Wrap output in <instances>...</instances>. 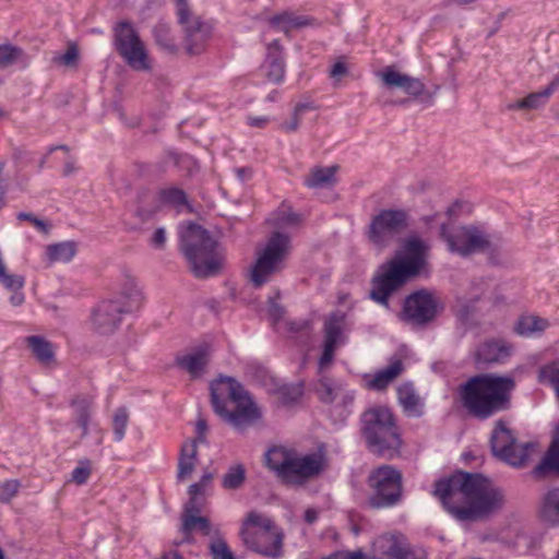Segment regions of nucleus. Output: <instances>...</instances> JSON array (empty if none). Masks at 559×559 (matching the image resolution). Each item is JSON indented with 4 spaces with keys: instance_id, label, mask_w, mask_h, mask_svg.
<instances>
[{
    "instance_id": "42",
    "label": "nucleus",
    "mask_w": 559,
    "mask_h": 559,
    "mask_svg": "<svg viewBox=\"0 0 559 559\" xmlns=\"http://www.w3.org/2000/svg\"><path fill=\"white\" fill-rule=\"evenodd\" d=\"M168 158L178 170L183 171L187 177H192L200 171L199 162L188 153H170Z\"/></svg>"
},
{
    "instance_id": "51",
    "label": "nucleus",
    "mask_w": 559,
    "mask_h": 559,
    "mask_svg": "<svg viewBox=\"0 0 559 559\" xmlns=\"http://www.w3.org/2000/svg\"><path fill=\"white\" fill-rule=\"evenodd\" d=\"M16 218L19 221H27V222H29L31 224H33L43 234H47L49 231V229H50V226L45 221L36 217L32 213L20 212L16 215Z\"/></svg>"
},
{
    "instance_id": "60",
    "label": "nucleus",
    "mask_w": 559,
    "mask_h": 559,
    "mask_svg": "<svg viewBox=\"0 0 559 559\" xmlns=\"http://www.w3.org/2000/svg\"><path fill=\"white\" fill-rule=\"evenodd\" d=\"M389 554L394 559H409V556L412 552L407 548H404L397 544H394L390 547Z\"/></svg>"
},
{
    "instance_id": "58",
    "label": "nucleus",
    "mask_w": 559,
    "mask_h": 559,
    "mask_svg": "<svg viewBox=\"0 0 559 559\" xmlns=\"http://www.w3.org/2000/svg\"><path fill=\"white\" fill-rule=\"evenodd\" d=\"M300 222H301L300 214H298L296 212H292V211L287 212V213H284L280 217V224L283 225V226H296Z\"/></svg>"
},
{
    "instance_id": "34",
    "label": "nucleus",
    "mask_w": 559,
    "mask_h": 559,
    "mask_svg": "<svg viewBox=\"0 0 559 559\" xmlns=\"http://www.w3.org/2000/svg\"><path fill=\"white\" fill-rule=\"evenodd\" d=\"M76 243L72 240L48 245L46 253L50 262H70L76 254Z\"/></svg>"
},
{
    "instance_id": "62",
    "label": "nucleus",
    "mask_w": 559,
    "mask_h": 559,
    "mask_svg": "<svg viewBox=\"0 0 559 559\" xmlns=\"http://www.w3.org/2000/svg\"><path fill=\"white\" fill-rule=\"evenodd\" d=\"M347 72H348L347 66L343 61H336L330 70V75L332 78H341V76L347 74Z\"/></svg>"
},
{
    "instance_id": "35",
    "label": "nucleus",
    "mask_w": 559,
    "mask_h": 559,
    "mask_svg": "<svg viewBox=\"0 0 559 559\" xmlns=\"http://www.w3.org/2000/svg\"><path fill=\"white\" fill-rule=\"evenodd\" d=\"M479 301V297L466 298L456 297L455 305L453 306V312L457 321L463 325H469L472 318L476 311V305Z\"/></svg>"
},
{
    "instance_id": "17",
    "label": "nucleus",
    "mask_w": 559,
    "mask_h": 559,
    "mask_svg": "<svg viewBox=\"0 0 559 559\" xmlns=\"http://www.w3.org/2000/svg\"><path fill=\"white\" fill-rule=\"evenodd\" d=\"M440 237L445 241L448 250L461 257H469L476 252H485L491 247L487 236L475 226H461L450 230L447 224L440 226Z\"/></svg>"
},
{
    "instance_id": "28",
    "label": "nucleus",
    "mask_w": 559,
    "mask_h": 559,
    "mask_svg": "<svg viewBox=\"0 0 559 559\" xmlns=\"http://www.w3.org/2000/svg\"><path fill=\"white\" fill-rule=\"evenodd\" d=\"M397 400L404 413L409 417H420L424 414L423 403L411 382L401 384L397 388Z\"/></svg>"
},
{
    "instance_id": "13",
    "label": "nucleus",
    "mask_w": 559,
    "mask_h": 559,
    "mask_svg": "<svg viewBox=\"0 0 559 559\" xmlns=\"http://www.w3.org/2000/svg\"><path fill=\"white\" fill-rule=\"evenodd\" d=\"M112 45L127 66L135 71L151 69L150 57L138 31L128 21L117 22L112 27Z\"/></svg>"
},
{
    "instance_id": "55",
    "label": "nucleus",
    "mask_w": 559,
    "mask_h": 559,
    "mask_svg": "<svg viewBox=\"0 0 559 559\" xmlns=\"http://www.w3.org/2000/svg\"><path fill=\"white\" fill-rule=\"evenodd\" d=\"M166 243V229L164 227H158L152 238H151V246H153L156 249H163Z\"/></svg>"
},
{
    "instance_id": "43",
    "label": "nucleus",
    "mask_w": 559,
    "mask_h": 559,
    "mask_svg": "<svg viewBox=\"0 0 559 559\" xmlns=\"http://www.w3.org/2000/svg\"><path fill=\"white\" fill-rule=\"evenodd\" d=\"M548 326L547 320L539 317H522L515 324L514 331L522 336H530L535 332H543Z\"/></svg>"
},
{
    "instance_id": "14",
    "label": "nucleus",
    "mask_w": 559,
    "mask_h": 559,
    "mask_svg": "<svg viewBox=\"0 0 559 559\" xmlns=\"http://www.w3.org/2000/svg\"><path fill=\"white\" fill-rule=\"evenodd\" d=\"M411 216L405 209H382L373 215L365 236L374 247L382 249L409 228Z\"/></svg>"
},
{
    "instance_id": "11",
    "label": "nucleus",
    "mask_w": 559,
    "mask_h": 559,
    "mask_svg": "<svg viewBox=\"0 0 559 559\" xmlns=\"http://www.w3.org/2000/svg\"><path fill=\"white\" fill-rule=\"evenodd\" d=\"M536 445L532 441L520 443L507 419L495 420L489 437L490 451L495 457L512 467L521 468L527 463L531 451Z\"/></svg>"
},
{
    "instance_id": "48",
    "label": "nucleus",
    "mask_w": 559,
    "mask_h": 559,
    "mask_svg": "<svg viewBox=\"0 0 559 559\" xmlns=\"http://www.w3.org/2000/svg\"><path fill=\"white\" fill-rule=\"evenodd\" d=\"M71 405L75 407L76 424L90 423L91 419V405L90 402L84 397H78L72 400Z\"/></svg>"
},
{
    "instance_id": "25",
    "label": "nucleus",
    "mask_w": 559,
    "mask_h": 559,
    "mask_svg": "<svg viewBox=\"0 0 559 559\" xmlns=\"http://www.w3.org/2000/svg\"><path fill=\"white\" fill-rule=\"evenodd\" d=\"M345 316L340 311L329 314L323 325V347L336 350L344 343L343 323Z\"/></svg>"
},
{
    "instance_id": "56",
    "label": "nucleus",
    "mask_w": 559,
    "mask_h": 559,
    "mask_svg": "<svg viewBox=\"0 0 559 559\" xmlns=\"http://www.w3.org/2000/svg\"><path fill=\"white\" fill-rule=\"evenodd\" d=\"M5 162L0 159V210L5 206L7 179L4 177Z\"/></svg>"
},
{
    "instance_id": "21",
    "label": "nucleus",
    "mask_w": 559,
    "mask_h": 559,
    "mask_svg": "<svg viewBox=\"0 0 559 559\" xmlns=\"http://www.w3.org/2000/svg\"><path fill=\"white\" fill-rule=\"evenodd\" d=\"M531 474L535 479H545L551 474L559 476V421L554 428L552 438L546 453Z\"/></svg>"
},
{
    "instance_id": "39",
    "label": "nucleus",
    "mask_w": 559,
    "mask_h": 559,
    "mask_svg": "<svg viewBox=\"0 0 559 559\" xmlns=\"http://www.w3.org/2000/svg\"><path fill=\"white\" fill-rule=\"evenodd\" d=\"M157 199L162 204L176 209L183 205H189L187 193L178 187L160 189L157 193Z\"/></svg>"
},
{
    "instance_id": "47",
    "label": "nucleus",
    "mask_w": 559,
    "mask_h": 559,
    "mask_svg": "<svg viewBox=\"0 0 559 559\" xmlns=\"http://www.w3.org/2000/svg\"><path fill=\"white\" fill-rule=\"evenodd\" d=\"M129 423V413L126 407H119L115 411L112 417L114 440L120 442L126 435Z\"/></svg>"
},
{
    "instance_id": "61",
    "label": "nucleus",
    "mask_w": 559,
    "mask_h": 559,
    "mask_svg": "<svg viewBox=\"0 0 559 559\" xmlns=\"http://www.w3.org/2000/svg\"><path fill=\"white\" fill-rule=\"evenodd\" d=\"M334 354H335L334 349H330V348L323 347L322 354H321V356L319 358V369L320 370L325 368L326 366H329L333 361Z\"/></svg>"
},
{
    "instance_id": "45",
    "label": "nucleus",
    "mask_w": 559,
    "mask_h": 559,
    "mask_svg": "<svg viewBox=\"0 0 559 559\" xmlns=\"http://www.w3.org/2000/svg\"><path fill=\"white\" fill-rule=\"evenodd\" d=\"M281 404L290 406L298 402L304 395L302 383H285L276 390Z\"/></svg>"
},
{
    "instance_id": "8",
    "label": "nucleus",
    "mask_w": 559,
    "mask_h": 559,
    "mask_svg": "<svg viewBox=\"0 0 559 559\" xmlns=\"http://www.w3.org/2000/svg\"><path fill=\"white\" fill-rule=\"evenodd\" d=\"M143 294L133 280H128L118 297L105 299L92 310V326L102 335L116 332L122 322V316L141 308Z\"/></svg>"
},
{
    "instance_id": "63",
    "label": "nucleus",
    "mask_w": 559,
    "mask_h": 559,
    "mask_svg": "<svg viewBox=\"0 0 559 559\" xmlns=\"http://www.w3.org/2000/svg\"><path fill=\"white\" fill-rule=\"evenodd\" d=\"M506 15H507V12H500L497 15V19L495 20L492 26L488 29L486 38H491L500 31L502 21L504 20Z\"/></svg>"
},
{
    "instance_id": "57",
    "label": "nucleus",
    "mask_w": 559,
    "mask_h": 559,
    "mask_svg": "<svg viewBox=\"0 0 559 559\" xmlns=\"http://www.w3.org/2000/svg\"><path fill=\"white\" fill-rule=\"evenodd\" d=\"M201 510H202V501L199 499V497L189 496V500L185 504L183 514L200 513Z\"/></svg>"
},
{
    "instance_id": "16",
    "label": "nucleus",
    "mask_w": 559,
    "mask_h": 559,
    "mask_svg": "<svg viewBox=\"0 0 559 559\" xmlns=\"http://www.w3.org/2000/svg\"><path fill=\"white\" fill-rule=\"evenodd\" d=\"M177 22L185 33L186 49L189 55H200L212 35V26L192 14L188 0H174Z\"/></svg>"
},
{
    "instance_id": "32",
    "label": "nucleus",
    "mask_w": 559,
    "mask_h": 559,
    "mask_svg": "<svg viewBox=\"0 0 559 559\" xmlns=\"http://www.w3.org/2000/svg\"><path fill=\"white\" fill-rule=\"evenodd\" d=\"M404 369L401 359L396 358L392 360L385 368L376 372L372 380L369 381L368 385L373 390H384Z\"/></svg>"
},
{
    "instance_id": "64",
    "label": "nucleus",
    "mask_w": 559,
    "mask_h": 559,
    "mask_svg": "<svg viewBox=\"0 0 559 559\" xmlns=\"http://www.w3.org/2000/svg\"><path fill=\"white\" fill-rule=\"evenodd\" d=\"M314 109H317V106L313 102H302L295 105L293 114L300 117L305 111Z\"/></svg>"
},
{
    "instance_id": "30",
    "label": "nucleus",
    "mask_w": 559,
    "mask_h": 559,
    "mask_svg": "<svg viewBox=\"0 0 559 559\" xmlns=\"http://www.w3.org/2000/svg\"><path fill=\"white\" fill-rule=\"evenodd\" d=\"M337 165L329 167H313L309 175L304 179V185L309 189H322L333 187L336 182L335 174Z\"/></svg>"
},
{
    "instance_id": "18",
    "label": "nucleus",
    "mask_w": 559,
    "mask_h": 559,
    "mask_svg": "<svg viewBox=\"0 0 559 559\" xmlns=\"http://www.w3.org/2000/svg\"><path fill=\"white\" fill-rule=\"evenodd\" d=\"M380 76L388 87H400L412 97L426 96L429 100L433 98V94L426 91L425 84L419 79L401 73L393 67L384 68L380 72Z\"/></svg>"
},
{
    "instance_id": "37",
    "label": "nucleus",
    "mask_w": 559,
    "mask_h": 559,
    "mask_svg": "<svg viewBox=\"0 0 559 559\" xmlns=\"http://www.w3.org/2000/svg\"><path fill=\"white\" fill-rule=\"evenodd\" d=\"M316 391L322 403L332 404L338 399L342 386L334 383L331 378L323 376L319 379Z\"/></svg>"
},
{
    "instance_id": "7",
    "label": "nucleus",
    "mask_w": 559,
    "mask_h": 559,
    "mask_svg": "<svg viewBox=\"0 0 559 559\" xmlns=\"http://www.w3.org/2000/svg\"><path fill=\"white\" fill-rule=\"evenodd\" d=\"M265 466L286 486L300 487L321 474L325 467L322 453L299 455L282 445H273L265 453Z\"/></svg>"
},
{
    "instance_id": "38",
    "label": "nucleus",
    "mask_w": 559,
    "mask_h": 559,
    "mask_svg": "<svg viewBox=\"0 0 559 559\" xmlns=\"http://www.w3.org/2000/svg\"><path fill=\"white\" fill-rule=\"evenodd\" d=\"M153 36L156 45L163 50L175 53L177 51V45L170 33V26L167 23L158 22L153 27Z\"/></svg>"
},
{
    "instance_id": "10",
    "label": "nucleus",
    "mask_w": 559,
    "mask_h": 559,
    "mask_svg": "<svg viewBox=\"0 0 559 559\" xmlns=\"http://www.w3.org/2000/svg\"><path fill=\"white\" fill-rule=\"evenodd\" d=\"M366 506L370 510H388L400 506L404 497L403 474L389 464L373 468L367 477Z\"/></svg>"
},
{
    "instance_id": "9",
    "label": "nucleus",
    "mask_w": 559,
    "mask_h": 559,
    "mask_svg": "<svg viewBox=\"0 0 559 559\" xmlns=\"http://www.w3.org/2000/svg\"><path fill=\"white\" fill-rule=\"evenodd\" d=\"M240 536L251 551L273 559L283 556L284 532L267 516L250 511L241 525Z\"/></svg>"
},
{
    "instance_id": "49",
    "label": "nucleus",
    "mask_w": 559,
    "mask_h": 559,
    "mask_svg": "<svg viewBox=\"0 0 559 559\" xmlns=\"http://www.w3.org/2000/svg\"><path fill=\"white\" fill-rule=\"evenodd\" d=\"M21 483L17 479L0 481V502H9L19 491Z\"/></svg>"
},
{
    "instance_id": "36",
    "label": "nucleus",
    "mask_w": 559,
    "mask_h": 559,
    "mask_svg": "<svg viewBox=\"0 0 559 559\" xmlns=\"http://www.w3.org/2000/svg\"><path fill=\"white\" fill-rule=\"evenodd\" d=\"M289 336L301 346H307L311 337V321L306 319L292 320L286 323Z\"/></svg>"
},
{
    "instance_id": "33",
    "label": "nucleus",
    "mask_w": 559,
    "mask_h": 559,
    "mask_svg": "<svg viewBox=\"0 0 559 559\" xmlns=\"http://www.w3.org/2000/svg\"><path fill=\"white\" fill-rule=\"evenodd\" d=\"M26 343L31 348L35 358L40 362L48 365L55 359L52 344L45 337L39 335H31L26 337Z\"/></svg>"
},
{
    "instance_id": "59",
    "label": "nucleus",
    "mask_w": 559,
    "mask_h": 559,
    "mask_svg": "<svg viewBox=\"0 0 559 559\" xmlns=\"http://www.w3.org/2000/svg\"><path fill=\"white\" fill-rule=\"evenodd\" d=\"M338 397H341V404H342L344 411L346 412V415H349L350 411L348 409V407L352 406L354 403L355 392L354 391H344L342 389Z\"/></svg>"
},
{
    "instance_id": "20",
    "label": "nucleus",
    "mask_w": 559,
    "mask_h": 559,
    "mask_svg": "<svg viewBox=\"0 0 559 559\" xmlns=\"http://www.w3.org/2000/svg\"><path fill=\"white\" fill-rule=\"evenodd\" d=\"M512 347L504 340L490 338L478 345L474 360L479 367L503 364L511 356Z\"/></svg>"
},
{
    "instance_id": "24",
    "label": "nucleus",
    "mask_w": 559,
    "mask_h": 559,
    "mask_svg": "<svg viewBox=\"0 0 559 559\" xmlns=\"http://www.w3.org/2000/svg\"><path fill=\"white\" fill-rule=\"evenodd\" d=\"M316 20L308 15H298L292 11H283L269 19L270 25L288 35L292 31L314 25Z\"/></svg>"
},
{
    "instance_id": "23",
    "label": "nucleus",
    "mask_w": 559,
    "mask_h": 559,
    "mask_svg": "<svg viewBox=\"0 0 559 559\" xmlns=\"http://www.w3.org/2000/svg\"><path fill=\"white\" fill-rule=\"evenodd\" d=\"M559 88V73H557L551 82L542 91L530 93L524 98L507 105L508 110H528L539 109L544 107L549 97Z\"/></svg>"
},
{
    "instance_id": "1",
    "label": "nucleus",
    "mask_w": 559,
    "mask_h": 559,
    "mask_svg": "<svg viewBox=\"0 0 559 559\" xmlns=\"http://www.w3.org/2000/svg\"><path fill=\"white\" fill-rule=\"evenodd\" d=\"M433 496L460 521H475L503 508L504 491L480 473L457 471L435 481Z\"/></svg>"
},
{
    "instance_id": "5",
    "label": "nucleus",
    "mask_w": 559,
    "mask_h": 559,
    "mask_svg": "<svg viewBox=\"0 0 559 559\" xmlns=\"http://www.w3.org/2000/svg\"><path fill=\"white\" fill-rule=\"evenodd\" d=\"M211 405L214 413L234 428L253 424L261 412L243 385L233 377L221 376L210 384Z\"/></svg>"
},
{
    "instance_id": "15",
    "label": "nucleus",
    "mask_w": 559,
    "mask_h": 559,
    "mask_svg": "<svg viewBox=\"0 0 559 559\" xmlns=\"http://www.w3.org/2000/svg\"><path fill=\"white\" fill-rule=\"evenodd\" d=\"M443 310V304L426 288L407 295L399 314L402 322L414 326H425L436 320Z\"/></svg>"
},
{
    "instance_id": "27",
    "label": "nucleus",
    "mask_w": 559,
    "mask_h": 559,
    "mask_svg": "<svg viewBox=\"0 0 559 559\" xmlns=\"http://www.w3.org/2000/svg\"><path fill=\"white\" fill-rule=\"evenodd\" d=\"M538 516L547 526H559V487L550 488L543 496L538 508Z\"/></svg>"
},
{
    "instance_id": "12",
    "label": "nucleus",
    "mask_w": 559,
    "mask_h": 559,
    "mask_svg": "<svg viewBox=\"0 0 559 559\" xmlns=\"http://www.w3.org/2000/svg\"><path fill=\"white\" fill-rule=\"evenodd\" d=\"M290 249V237L281 231L272 233L264 249L258 253L250 271V282L254 288H261L272 276L283 269V262Z\"/></svg>"
},
{
    "instance_id": "54",
    "label": "nucleus",
    "mask_w": 559,
    "mask_h": 559,
    "mask_svg": "<svg viewBox=\"0 0 559 559\" xmlns=\"http://www.w3.org/2000/svg\"><path fill=\"white\" fill-rule=\"evenodd\" d=\"M324 559H366V555L361 549L354 551H336Z\"/></svg>"
},
{
    "instance_id": "50",
    "label": "nucleus",
    "mask_w": 559,
    "mask_h": 559,
    "mask_svg": "<svg viewBox=\"0 0 559 559\" xmlns=\"http://www.w3.org/2000/svg\"><path fill=\"white\" fill-rule=\"evenodd\" d=\"M78 60H79V50L74 44L70 45L64 53L53 57L55 63L62 64L66 67L76 66Z\"/></svg>"
},
{
    "instance_id": "22",
    "label": "nucleus",
    "mask_w": 559,
    "mask_h": 559,
    "mask_svg": "<svg viewBox=\"0 0 559 559\" xmlns=\"http://www.w3.org/2000/svg\"><path fill=\"white\" fill-rule=\"evenodd\" d=\"M285 67L283 47L280 40L274 39L267 45L266 58L261 67L266 80L273 84H281L285 79Z\"/></svg>"
},
{
    "instance_id": "4",
    "label": "nucleus",
    "mask_w": 559,
    "mask_h": 559,
    "mask_svg": "<svg viewBox=\"0 0 559 559\" xmlns=\"http://www.w3.org/2000/svg\"><path fill=\"white\" fill-rule=\"evenodd\" d=\"M359 433L366 450L376 457L394 460L401 456L402 429L393 411L385 405H373L359 416Z\"/></svg>"
},
{
    "instance_id": "41",
    "label": "nucleus",
    "mask_w": 559,
    "mask_h": 559,
    "mask_svg": "<svg viewBox=\"0 0 559 559\" xmlns=\"http://www.w3.org/2000/svg\"><path fill=\"white\" fill-rule=\"evenodd\" d=\"M246 481V468L242 464H234L228 467L222 478V487L227 490H237Z\"/></svg>"
},
{
    "instance_id": "46",
    "label": "nucleus",
    "mask_w": 559,
    "mask_h": 559,
    "mask_svg": "<svg viewBox=\"0 0 559 559\" xmlns=\"http://www.w3.org/2000/svg\"><path fill=\"white\" fill-rule=\"evenodd\" d=\"M24 57L22 48L11 44L0 45V69L8 68Z\"/></svg>"
},
{
    "instance_id": "26",
    "label": "nucleus",
    "mask_w": 559,
    "mask_h": 559,
    "mask_svg": "<svg viewBox=\"0 0 559 559\" xmlns=\"http://www.w3.org/2000/svg\"><path fill=\"white\" fill-rule=\"evenodd\" d=\"M345 316L340 311L329 314L323 325V347L336 350L344 343L343 323Z\"/></svg>"
},
{
    "instance_id": "44",
    "label": "nucleus",
    "mask_w": 559,
    "mask_h": 559,
    "mask_svg": "<svg viewBox=\"0 0 559 559\" xmlns=\"http://www.w3.org/2000/svg\"><path fill=\"white\" fill-rule=\"evenodd\" d=\"M209 552L212 559H236L225 538L219 531H215L209 544Z\"/></svg>"
},
{
    "instance_id": "31",
    "label": "nucleus",
    "mask_w": 559,
    "mask_h": 559,
    "mask_svg": "<svg viewBox=\"0 0 559 559\" xmlns=\"http://www.w3.org/2000/svg\"><path fill=\"white\" fill-rule=\"evenodd\" d=\"M207 345H201L194 353L177 357L176 361L177 365L180 368L187 370L192 378H197L203 372L207 364Z\"/></svg>"
},
{
    "instance_id": "29",
    "label": "nucleus",
    "mask_w": 559,
    "mask_h": 559,
    "mask_svg": "<svg viewBox=\"0 0 559 559\" xmlns=\"http://www.w3.org/2000/svg\"><path fill=\"white\" fill-rule=\"evenodd\" d=\"M194 514H182V523L180 532L183 535L182 540L176 543L177 546L187 543L190 544L193 540L192 533L200 531L203 535L207 536L211 534V522L206 516Z\"/></svg>"
},
{
    "instance_id": "3",
    "label": "nucleus",
    "mask_w": 559,
    "mask_h": 559,
    "mask_svg": "<svg viewBox=\"0 0 559 559\" xmlns=\"http://www.w3.org/2000/svg\"><path fill=\"white\" fill-rule=\"evenodd\" d=\"M427 243L418 236H411L403 243V252L381 264L371 278L369 298L390 309V297L406 282L417 276L426 264Z\"/></svg>"
},
{
    "instance_id": "53",
    "label": "nucleus",
    "mask_w": 559,
    "mask_h": 559,
    "mask_svg": "<svg viewBox=\"0 0 559 559\" xmlns=\"http://www.w3.org/2000/svg\"><path fill=\"white\" fill-rule=\"evenodd\" d=\"M170 153H177L175 150H167L163 153V155L152 165L155 171L165 173L170 165H173V159L168 158Z\"/></svg>"
},
{
    "instance_id": "19",
    "label": "nucleus",
    "mask_w": 559,
    "mask_h": 559,
    "mask_svg": "<svg viewBox=\"0 0 559 559\" xmlns=\"http://www.w3.org/2000/svg\"><path fill=\"white\" fill-rule=\"evenodd\" d=\"M197 437L192 440L186 441L180 450L178 460V479H183L191 475L194 469L197 455H198V443L205 442V432L207 431V423L205 419L200 418L195 425Z\"/></svg>"
},
{
    "instance_id": "6",
    "label": "nucleus",
    "mask_w": 559,
    "mask_h": 559,
    "mask_svg": "<svg viewBox=\"0 0 559 559\" xmlns=\"http://www.w3.org/2000/svg\"><path fill=\"white\" fill-rule=\"evenodd\" d=\"M180 251L197 278H209L221 273L225 263V248L203 226L189 223L180 231Z\"/></svg>"
},
{
    "instance_id": "52",
    "label": "nucleus",
    "mask_w": 559,
    "mask_h": 559,
    "mask_svg": "<svg viewBox=\"0 0 559 559\" xmlns=\"http://www.w3.org/2000/svg\"><path fill=\"white\" fill-rule=\"evenodd\" d=\"M86 464H88V461H85ZM72 477L71 479L76 483L78 485H83L87 481L90 475H91V468L88 465L83 466L79 465L72 471Z\"/></svg>"
},
{
    "instance_id": "2",
    "label": "nucleus",
    "mask_w": 559,
    "mask_h": 559,
    "mask_svg": "<svg viewBox=\"0 0 559 559\" xmlns=\"http://www.w3.org/2000/svg\"><path fill=\"white\" fill-rule=\"evenodd\" d=\"M515 386L511 376L477 373L459 385L457 396L472 418L485 421L512 408Z\"/></svg>"
},
{
    "instance_id": "40",
    "label": "nucleus",
    "mask_w": 559,
    "mask_h": 559,
    "mask_svg": "<svg viewBox=\"0 0 559 559\" xmlns=\"http://www.w3.org/2000/svg\"><path fill=\"white\" fill-rule=\"evenodd\" d=\"M538 381L549 384L559 401V359L545 364L538 369Z\"/></svg>"
}]
</instances>
